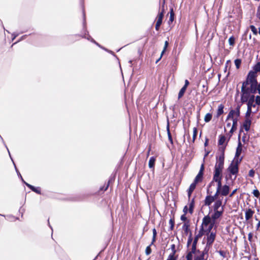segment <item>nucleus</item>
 <instances>
[{
    "mask_svg": "<svg viewBox=\"0 0 260 260\" xmlns=\"http://www.w3.org/2000/svg\"><path fill=\"white\" fill-rule=\"evenodd\" d=\"M24 183L31 190L35 189V187L26 182H25L24 181H23Z\"/></svg>",
    "mask_w": 260,
    "mask_h": 260,
    "instance_id": "5fc2aeb1",
    "label": "nucleus"
},
{
    "mask_svg": "<svg viewBox=\"0 0 260 260\" xmlns=\"http://www.w3.org/2000/svg\"><path fill=\"white\" fill-rule=\"evenodd\" d=\"M190 252H191V253H194L195 255H198V254H202L200 250L197 249L196 246L191 245Z\"/></svg>",
    "mask_w": 260,
    "mask_h": 260,
    "instance_id": "aec40b11",
    "label": "nucleus"
},
{
    "mask_svg": "<svg viewBox=\"0 0 260 260\" xmlns=\"http://www.w3.org/2000/svg\"><path fill=\"white\" fill-rule=\"evenodd\" d=\"M190 227V223L189 221H187L185 222L182 227V230L184 232V234L185 235H187L189 233H191L190 230L189 229Z\"/></svg>",
    "mask_w": 260,
    "mask_h": 260,
    "instance_id": "f8f14e48",
    "label": "nucleus"
},
{
    "mask_svg": "<svg viewBox=\"0 0 260 260\" xmlns=\"http://www.w3.org/2000/svg\"><path fill=\"white\" fill-rule=\"evenodd\" d=\"M31 190L38 194H41V190L39 188H36L35 187V189H32Z\"/></svg>",
    "mask_w": 260,
    "mask_h": 260,
    "instance_id": "864d4df0",
    "label": "nucleus"
},
{
    "mask_svg": "<svg viewBox=\"0 0 260 260\" xmlns=\"http://www.w3.org/2000/svg\"><path fill=\"white\" fill-rule=\"evenodd\" d=\"M86 39L88 40H90L91 42L94 43L99 47H101V46L97 42H96L92 38H91V37L90 36H88V37L86 38Z\"/></svg>",
    "mask_w": 260,
    "mask_h": 260,
    "instance_id": "a18cd8bd",
    "label": "nucleus"
},
{
    "mask_svg": "<svg viewBox=\"0 0 260 260\" xmlns=\"http://www.w3.org/2000/svg\"><path fill=\"white\" fill-rule=\"evenodd\" d=\"M224 147H221L220 148V149H221V153L218 157H217L216 162L214 167L213 181L222 180V172L223 169L224 160Z\"/></svg>",
    "mask_w": 260,
    "mask_h": 260,
    "instance_id": "f03ea898",
    "label": "nucleus"
},
{
    "mask_svg": "<svg viewBox=\"0 0 260 260\" xmlns=\"http://www.w3.org/2000/svg\"><path fill=\"white\" fill-rule=\"evenodd\" d=\"M233 120V125L232 127L237 128V122H238V118H232Z\"/></svg>",
    "mask_w": 260,
    "mask_h": 260,
    "instance_id": "a19ab883",
    "label": "nucleus"
},
{
    "mask_svg": "<svg viewBox=\"0 0 260 260\" xmlns=\"http://www.w3.org/2000/svg\"><path fill=\"white\" fill-rule=\"evenodd\" d=\"M186 90V88L185 87H182V88L179 91V92L178 93V99H180L184 95L185 91Z\"/></svg>",
    "mask_w": 260,
    "mask_h": 260,
    "instance_id": "a878e982",
    "label": "nucleus"
},
{
    "mask_svg": "<svg viewBox=\"0 0 260 260\" xmlns=\"http://www.w3.org/2000/svg\"><path fill=\"white\" fill-rule=\"evenodd\" d=\"M204 259V254L202 252V254H198V255L194 256V260H203Z\"/></svg>",
    "mask_w": 260,
    "mask_h": 260,
    "instance_id": "473e14b6",
    "label": "nucleus"
},
{
    "mask_svg": "<svg viewBox=\"0 0 260 260\" xmlns=\"http://www.w3.org/2000/svg\"><path fill=\"white\" fill-rule=\"evenodd\" d=\"M152 232H153V238H152V242L151 243V245H153V243H154V242L155 241L156 236V234H157V232H156L155 229H153Z\"/></svg>",
    "mask_w": 260,
    "mask_h": 260,
    "instance_id": "7c9ffc66",
    "label": "nucleus"
},
{
    "mask_svg": "<svg viewBox=\"0 0 260 260\" xmlns=\"http://www.w3.org/2000/svg\"><path fill=\"white\" fill-rule=\"evenodd\" d=\"M188 210V207L187 206H185L184 208H183V211L184 212V214H186V213H187Z\"/></svg>",
    "mask_w": 260,
    "mask_h": 260,
    "instance_id": "bf43d9fd",
    "label": "nucleus"
},
{
    "mask_svg": "<svg viewBox=\"0 0 260 260\" xmlns=\"http://www.w3.org/2000/svg\"><path fill=\"white\" fill-rule=\"evenodd\" d=\"M24 183L31 190L35 189V187L26 182H25L24 181H23Z\"/></svg>",
    "mask_w": 260,
    "mask_h": 260,
    "instance_id": "6e6d98bb",
    "label": "nucleus"
},
{
    "mask_svg": "<svg viewBox=\"0 0 260 260\" xmlns=\"http://www.w3.org/2000/svg\"><path fill=\"white\" fill-rule=\"evenodd\" d=\"M254 211L250 208H248L245 211V219L246 220H249L253 216Z\"/></svg>",
    "mask_w": 260,
    "mask_h": 260,
    "instance_id": "dca6fc26",
    "label": "nucleus"
},
{
    "mask_svg": "<svg viewBox=\"0 0 260 260\" xmlns=\"http://www.w3.org/2000/svg\"><path fill=\"white\" fill-rule=\"evenodd\" d=\"M251 124V120L249 118H245V121L243 122V128L246 132L249 131Z\"/></svg>",
    "mask_w": 260,
    "mask_h": 260,
    "instance_id": "2eb2a0df",
    "label": "nucleus"
},
{
    "mask_svg": "<svg viewBox=\"0 0 260 260\" xmlns=\"http://www.w3.org/2000/svg\"><path fill=\"white\" fill-rule=\"evenodd\" d=\"M219 254L223 256V257H225V252L223 251H222V250H220L218 251Z\"/></svg>",
    "mask_w": 260,
    "mask_h": 260,
    "instance_id": "13d9d810",
    "label": "nucleus"
},
{
    "mask_svg": "<svg viewBox=\"0 0 260 260\" xmlns=\"http://www.w3.org/2000/svg\"><path fill=\"white\" fill-rule=\"evenodd\" d=\"M181 220L182 221H185V222L188 221L187 220V217H186V214H184L181 215Z\"/></svg>",
    "mask_w": 260,
    "mask_h": 260,
    "instance_id": "603ef678",
    "label": "nucleus"
},
{
    "mask_svg": "<svg viewBox=\"0 0 260 260\" xmlns=\"http://www.w3.org/2000/svg\"><path fill=\"white\" fill-rule=\"evenodd\" d=\"M167 134H168L169 140L170 142L172 144H173V139H172V136H171V133H170V131L169 123H168V125H167Z\"/></svg>",
    "mask_w": 260,
    "mask_h": 260,
    "instance_id": "5701e85b",
    "label": "nucleus"
},
{
    "mask_svg": "<svg viewBox=\"0 0 260 260\" xmlns=\"http://www.w3.org/2000/svg\"><path fill=\"white\" fill-rule=\"evenodd\" d=\"M176 247L175 244H172L171 246V249L172 250V252L171 253H173L174 254H175L176 250L175 249Z\"/></svg>",
    "mask_w": 260,
    "mask_h": 260,
    "instance_id": "09e8293b",
    "label": "nucleus"
},
{
    "mask_svg": "<svg viewBox=\"0 0 260 260\" xmlns=\"http://www.w3.org/2000/svg\"><path fill=\"white\" fill-rule=\"evenodd\" d=\"M256 91H241V102L242 103L247 102V107L250 106V108L255 107L257 104L254 102L255 96L254 94L256 93Z\"/></svg>",
    "mask_w": 260,
    "mask_h": 260,
    "instance_id": "7ed1b4c3",
    "label": "nucleus"
},
{
    "mask_svg": "<svg viewBox=\"0 0 260 260\" xmlns=\"http://www.w3.org/2000/svg\"><path fill=\"white\" fill-rule=\"evenodd\" d=\"M164 15V9H162L161 12L158 13V14L156 18V23H160L161 24Z\"/></svg>",
    "mask_w": 260,
    "mask_h": 260,
    "instance_id": "a211bd4d",
    "label": "nucleus"
},
{
    "mask_svg": "<svg viewBox=\"0 0 260 260\" xmlns=\"http://www.w3.org/2000/svg\"><path fill=\"white\" fill-rule=\"evenodd\" d=\"M194 205V198H193L188 204L189 209L188 211L190 214L193 213Z\"/></svg>",
    "mask_w": 260,
    "mask_h": 260,
    "instance_id": "6ab92c4d",
    "label": "nucleus"
},
{
    "mask_svg": "<svg viewBox=\"0 0 260 260\" xmlns=\"http://www.w3.org/2000/svg\"><path fill=\"white\" fill-rule=\"evenodd\" d=\"M241 160L242 158L240 159V160H238V159L237 160L235 159L234 161L230 164L228 168V171L231 174L235 175V178L236 177V175L238 173V165Z\"/></svg>",
    "mask_w": 260,
    "mask_h": 260,
    "instance_id": "39448f33",
    "label": "nucleus"
},
{
    "mask_svg": "<svg viewBox=\"0 0 260 260\" xmlns=\"http://www.w3.org/2000/svg\"><path fill=\"white\" fill-rule=\"evenodd\" d=\"M241 63V60L240 59H236L235 60V66L237 69H238L240 68Z\"/></svg>",
    "mask_w": 260,
    "mask_h": 260,
    "instance_id": "f704fd0d",
    "label": "nucleus"
},
{
    "mask_svg": "<svg viewBox=\"0 0 260 260\" xmlns=\"http://www.w3.org/2000/svg\"><path fill=\"white\" fill-rule=\"evenodd\" d=\"M237 190V189H234L230 194L229 197L230 198L232 197L233 196V195L236 192Z\"/></svg>",
    "mask_w": 260,
    "mask_h": 260,
    "instance_id": "680f3d73",
    "label": "nucleus"
},
{
    "mask_svg": "<svg viewBox=\"0 0 260 260\" xmlns=\"http://www.w3.org/2000/svg\"><path fill=\"white\" fill-rule=\"evenodd\" d=\"M212 117V115L211 113H207L206 114L205 117H204V120L206 122H209Z\"/></svg>",
    "mask_w": 260,
    "mask_h": 260,
    "instance_id": "bb28decb",
    "label": "nucleus"
},
{
    "mask_svg": "<svg viewBox=\"0 0 260 260\" xmlns=\"http://www.w3.org/2000/svg\"><path fill=\"white\" fill-rule=\"evenodd\" d=\"M189 84V81L187 80H185V84L183 86V87H185L186 88H187V87L188 86Z\"/></svg>",
    "mask_w": 260,
    "mask_h": 260,
    "instance_id": "0e129e2a",
    "label": "nucleus"
},
{
    "mask_svg": "<svg viewBox=\"0 0 260 260\" xmlns=\"http://www.w3.org/2000/svg\"><path fill=\"white\" fill-rule=\"evenodd\" d=\"M221 195L222 196H226L229 193L230 187L227 185H222L221 180H220V188L219 189Z\"/></svg>",
    "mask_w": 260,
    "mask_h": 260,
    "instance_id": "6e6552de",
    "label": "nucleus"
},
{
    "mask_svg": "<svg viewBox=\"0 0 260 260\" xmlns=\"http://www.w3.org/2000/svg\"><path fill=\"white\" fill-rule=\"evenodd\" d=\"M192 242V238L191 237V234L190 233L189 236L188 240H187V247H188L191 244Z\"/></svg>",
    "mask_w": 260,
    "mask_h": 260,
    "instance_id": "37998d69",
    "label": "nucleus"
},
{
    "mask_svg": "<svg viewBox=\"0 0 260 260\" xmlns=\"http://www.w3.org/2000/svg\"><path fill=\"white\" fill-rule=\"evenodd\" d=\"M252 193L253 196L256 197L257 198H258L260 196L259 192L257 189L253 190Z\"/></svg>",
    "mask_w": 260,
    "mask_h": 260,
    "instance_id": "ea45409f",
    "label": "nucleus"
},
{
    "mask_svg": "<svg viewBox=\"0 0 260 260\" xmlns=\"http://www.w3.org/2000/svg\"><path fill=\"white\" fill-rule=\"evenodd\" d=\"M205 232L203 231V230L200 229L198 233L195 236L194 239L199 240V239L202 237L205 234Z\"/></svg>",
    "mask_w": 260,
    "mask_h": 260,
    "instance_id": "b1692460",
    "label": "nucleus"
},
{
    "mask_svg": "<svg viewBox=\"0 0 260 260\" xmlns=\"http://www.w3.org/2000/svg\"><path fill=\"white\" fill-rule=\"evenodd\" d=\"M213 182H215L217 183V187L216 189V191L214 196H212V197L214 198L215 200H217L218 198V197L219 194H221L220 191L219 189L220 188V180H219L218 181H212L211 182H210L209 187L211 186Z\"/></svg>",
    "mask_w": 260,
    "mask_h": 260,
    "instance_id": "1a4fd4ad",
    "label": "nucleus"
},
{
    "mask_svg": "<svg viewBox=\"0 0 260 260\" xmlns=\"http://www.w3.org/2000/svg\"><path fill=\"white\" fill-rule=\"evenodd\" d=\"M254 174H255V171L254 170L251 169L249 171L248 175L250 177H253L254 176Z\"/></svg>",
    "mask_w": 260,
    "mask_h": 260,
    "instance_id": "de8ad7c7",
    "label": "nucleus"
},
{
    "mask_svg": "<svg viewBox=\"0 0 260 260\" xmlns=\"http://www.w3.org/2000/svg\"><path fill=\"white\" fill-rule=\"evenodd\" d=\"M226 138L225 136L220 135L219 136V139L218 141V144L219 145H222L225 142Z\"/></svg>",
    "mask_w": 260,
    "mask_h": 260,
    "instance_id": "cd10ccee",
    "label": "nucleus"
},
{
    "mask_svg": "<svg viewBox=\"0 0 260 260\" xmlns=\"http://www.w3.org/2000/svg\"><path fill=\"white\" fill-rule=\"evenodd\" d=\"M177 256H176L175 254H174L173 253H170L167 260H177Z\"/></svg>",
    "mask_w": 260,
    "mask_h": 260,
    "instance_id": "2f4dec72",
    "label": "nucleus"
},
{
    "mask_svg": "<svg viewBox=\"0 0 260 260\" xmlns=\"http://www.w3.org/2000/svg\"><path fill=\"white\" fill-rule=\"evenodd\" d=\"M151 245H151V244H150L149 246H148L146 247V248L145 249V253L147 255H149L151 253V249L150 247Z\"/></svg>",
    "mask_w": 260,
    "mask_h": 260,
    "instance_id": "e433bc0d",
    "label": "nucleus"
},
{
    "mask_svg": "<svg viewBox=\"0 0 260 260\" xmlns=\"http://www.w3.org/2000/svg\"><path fill=\"white\" fill-rule=\"evenodd\" d=\"M198 240L194 239H193V241H192V246H197V243H198Z\"/></svg>",
    "mask_w": 260,
    "mask_h": 260,
    "instance_id": "052dcab7",
    "label": "nucleus"
},
{
    "mask_svg": "<svg viewBox=\"0 0 260 260\" xmlns=\"http://www.w3.org/2000/svg\"><path fill=\"white\" fill-rule=\"evenodd\" d=\"M235 38L233 36L231 37L229 39V44L231 46H233L235 44Z\"/></svg>",
    "mask_w": 260,
    "mask_h": 260,
    "instance_id": "58836bf2",
    "label": "nucleus"
},
{
    "mask_svg": "<svg viewBox=\"0 0 260 260\" xmlns=\"http://www.w3.org/2000/svg\"><path fill=\"white\" fill-rule=\"evenodd\" d=\"M253 71L255 73L260 72V62H257L253 68Z\"/></svg>",
    "mask_w": 260,
    "mask_h": 260,
    "instance_id": "c756f323",
    "label": "nucleus"
},
{
    "mask_svg": "<svg viewBox=\"0 0 260 260\" xmlns=\"http://www.w3.org/2000/svg\"><path fill=\"white\" fill-rule=\"evenodd\" d=\"M240 106L238 105L235 110H231L226 120H228L230 118H238L240 116Z\"/></svg>",
    "mask_w": 260,
    "mask_h": 260,
    "instance_id": "423d86ee",
    "label": "nucleus"
},
{
    "mask_svg": "<svg viewBox=\"0 0 260 260\" xmlns=\"http://www.w3.org/2000/svg\"><path fill=\"white\" fill-rule=\"evenodd\" d=\"M207 239V245L211 246L215 240L216 234L215 233L211 232L210 234L208 233Z\"/></svg>",
    "mask_w": 260,
    "mask_h": 260,
    "instance_id": "9d476101",
    "label": "nucleus"
},
{
    "mask_svg": "<svg viewBox=\"0 0 260 260\" xmlns=\"http://www.w3.org/2000/svg\"><path fill=\"white\" fill-rule=\"evenodd\" d=\"M222 205V200L220 199L216 200L213 205V210H219V208Z\"/></svg>",
    "mask_w": 260,
    "mask_h": 260,
    "instance_id": "f3484780",
    "label": "nucleus"
},
{
    "mask_svg": "<svg viewBox=\"0 0 260 260\" xmlns=\"http://www.w3.org/2000/svg\"><path fill=\"white\" fill-rule=\"evenodd\" d=\"M174 13L173 9H171V12H170V21L172 22L174 20Z\"/></svg>",
    "mask_w": 260,
    "mask_h": 260,
    "instance_id": "3c124183",
    "label": "nucleus"
},
{
    "mask_svg": "<svg viewBox=\"0 0 260 260\" xmlns=\"http://www.w3.org/2000/svg\"><path fill=\"white\" fill-rule=\"evenodd\" d=\"M203 175V173H201V172H199V173L196 177L193 182L197 184L198 182L201 180Z\"/></svg>",
    "mask_w": 260,
    "mask_h": 260,
    "instance_id": "393cba45",
    "label": "nucleus"
},
{
    "mask_svg": "<svg viewBox=\"0 0 260 260\" xmlns=\"http://www.w3.org/2000/svg\"><path fill=\"white\" fill-rule=\"evenodd\" d=\"M223 212V209L222 207L220 210H214V213L210 217L211 220L215 223V220L222 215Z\"/></svg>",
    "mask_w": 260,
    "mask_h": 260,
    "instance_id": "0eeeda50",
    "label": "nucleus"
},
{
    "mask_svg": "<svg viewBox=\"0 0 260 260\" xmlns=\"http://www.w3.org/2000/svg\"><path fill=\"white\" fill-rule=\"evenodd\" d=\"M256 16L257 18H258L259 19H260V3H259V6L257 7Z\"/></svg>",
    "mask_w": 260,
    "mask_h": 260,
    "instance_id": "8fccbe9b",
    "label": "nucleus"
},
{
    "mask_svg": "<svg viewBox=\"0 0 260 260\" xmlns=\"http://www.w3.org/2000/svg\"><path fill=\"white\" fill-rule=\"evenodd\" d=\"M15 169H16V171H17V172L18 175H19V176H20V177L21 178V179L22 181L23 182V181H24V180H23V178H22V176H21V174H20V173L18 172V171L17 170V168H16V166H15Z\"/></svg>",
    "mask_w": 260,
    "mask_h": 260,
    "instance_id": "338daca9",
    "label": "nucleus"
},
{
    "mask_svg": "<svg viewBox=\"0 0 260 260\" xmlns=\"http://www.w3.org/2000/svg\"><path fill=\"white\" fill-rule=\"evenodd\" d=\"M238 141H239L238 145V147H237V149H236L235 159H236V157H238L240 156V155L241 154L242 150V145L241 142H240V135L238 137Z\"/></svg>",
    "mask_w": 260,
    "mask_h": 260,
    "instance_id": "9b49d317",
    "label": "nucleus"
},
{
    "mask_svg": "<svg viewBox=\"0 0 260 260\" xmlns=\"http://www.w3.org/2000/svg\"><path fill=\"white\" fill-rule=\"evenodd\" d=\"M193 140H194L196 139L197 135V133H198V130H197V128L196 127H194L193 128Z\"/></svg>",
    "mask_w": 260,
    "mask_h": 260,
    "instance_id": "49530a36",
    "label": "nucleus"
},
{
    "mask_svg": "<svg viewBox=\"0 0 260 260\" xmlns=\"http://www.w3.org/2000/svg\"><path fill=\"white\" fill-rule=\"evenodd\" d=\"M252 113V109L250 108V106L247 107V110L245 114V118H249V117Z\"/></svg>",
    "mask_w": 260,
    "mask_h": 260,
    "instance_id": "c85d7f7f",
    "label": "nucleus"
},
{
    "mask_svg": "<svg viewBox=\"0 0 260 260\" xmlns=\"http://www.w3.org/2000/svg\"><path fill=\"white\" fill-rule=\"evenodd\" d=\"M193 254H194V253L189 251L186 256V260H192Z\"/></svg>",
    "mask_w": 260,
    "mask_h": 260,
    "instance_id": "c9c22d12",
    "label": "nucleus"
},
{
    "mask_svg": "<svg viewBox=\"0 0 260 260\" xmlns=\"http://www.w3.org/2000/svg\"><path fill=\"white\" fill-rule=\"evenodd\" d=\"M260 227V221L258 222V223L257 224V225H256V229L257 230H258V229Z\"/></svg>",
    "mask_w": 260,
    "mask_h": 260,
    "instance_id": "774afa93",
    "label": "nucleus"
},
{
    "mask_svg": "<svg viewBox=\"0 0 260 260\" xmlns=\"http://www.w3.org/2000/svg\"><path fill=\"white\" fill-rule=\"evenodd\" d=\"M196 185H197V183H196L195 182H193L190 185L189 188L187 190V196H188V198L189 200H190V199L191 193H192V192L195 189V188L196 187Z\"/></svg>",
    "mask_w": 260,
    "mask_h": 260,
    "instance_id": "ddd939ff",
    "label": "nucleus"
},
{
    "mask_svg": "<svg viewBox=\"0 0 260 260\" xmlns=\"http://www.w3.org/2000/svg\"><path fill=\"white\" fill-rule=\"evenodd\" d=\"M175 224L174 219L173 218H171L169 220V224L170 225V229L171 231H172L174 229Z\"/></svg>",
    "mask_w": 260,
    "mask_h": 260,
    "instance_id": "72a5a7b5",
    "label": "nucleus"
},
{
    "mask_svg": "<svg viewBox=\"0 0 260 260\" xmlns=\"http://www.w3.org/2000/svg\"><path fill=\"white\" fill-rule=\"evenodd\" d=\"M255 72L251 71L248 73L247 78L242 83L241 91H258L260 95V83L258 85L256 77Z\"/></svg>",
    "mask_w": 260,
    "mask_h": 260,
    "instance_id": "f257e3e1",
    "label": "nucleus"
},
{
    "mask_svg": "<svg viewBox=\"0 0 260 260\" xmlns=\"http://www.w3.org/2000/svg\"><path fill=\"white\" fill-rule=\"evenodd\" d=\"M215 200L214 199L212 196H207L204 201V205L205 206H209L213 202L215 201Z\"/></svg>",
    "mask_w": 260,
    "mask_h": 260,
    "instance_id": "4468645a",
    "label": "nucleus"
},
{
    "mask_svg": "<svg viewBox=\"0 0 260 260\" xmlns=\"http://www.w3.org/2000/svg\"><path fill=\"white\" fill-rule=\"evenodd\" d=\"M160 25H161V24H160V23H156L155 29H156V30H159V27H160Z\"/></svg>",
    "mask_w": 260,
    "mask_h": 260,
    "instance_id": "e2e57ef3",
    "label": "nucleus"
},
{
    "mask_svg": "<svg viewBox=\"0 0 260 260\" xmlns=\"http://www.w3.org/2000/svg\"><path fill=\"white\" fill-rule=\"evenodd\" d=\"M214 224V222L212 221L211 217L209 215L205 216L203 219L200 229L203 230L206 233H210L213 227Z\"/></svg>",
    "mask_w": 260,
    "mask_h": 260,
    "instance_id": "20e7f679",
    "label": "nucleus"
},
{
    "mask_svg": "<svg viewBox=\"0 0 260 260\" xmlns=\"http://www.w3.org/2000/svg\"><path fill=\"white\" fill-rule=\"evenodd\" d=\"M250 28L254 35H256L257 34V29L254 25H250Z\"/></svg>",
    "mask_w": 260,
    "mask_h": 260,
    "instance_id": "4c0bfd02",
    "label": "nucleus"
},
{
    "mask_svg": "<svg viewBox=\"0 0 260 260\" xmlns=\"http://www.w3.org/2000/svg\"><path fill=\"white\" fill-rule=\"evenodd\" d=\"M204 170V164H202L201 166V168H200L199 172H201V173H203Z\"/></svg>",
    "mask_w": 260,
    "mask_h": 260,
    "instance_id": "69168bd1",
    "label": "nucleus"
},
{
    "mask_svg": "<svg viewBox=\"0 0 260 260\" xmlns=\"http://www.w3.org/2000/svg\"><path fill=\"white\" fill-rule=\"evenodd\" d=\"M252 237H253L252 233H249L248 235V239L249 241L251 242L252 241Z\"/></svg>",
    "mask_w": 260,
    "mask_h": 260,
    "instance_id": "4d7b16f0",
    "label": "nucleus"
},
{
    "mask_svg": "<svg viewBox=\"0 0 260 260\" xmlns=\"http://www.w3.org/2000/svg\"><path fill=\"white\" fill-rule=\"evenodd\" d=\"M155 161V158L154 157L152 156L150 158V159L149 160V164H148L149 167L150 168H154Z\"/></svg>",
    "mask_w": 260,
    "mask_h": 260,
    "instance_id": "4be33fe9",
    "label": "nucleus"
},
{
    "mask_svg": "<svg viewBox=\"0 0 260 260\" xmlns=\"http://www.w3.org/2000/svg\"><path fill=\"white\" fill-rule=\"evenodd\" d=\"M254 102L255 103V104H257V105H260V96L259 95L255 96Z\"/></svg>",
    "mask_w": 260,
    "mask_h": 260,
    "instance_id": "79ce46f5",
    "label": "nucleus"
},
{
    "mask_svg": "<svg viewBox=\"0 0 260 260\" xmlns=\"http://www.w3.org/2000/svg\"><path fill=\"white\" fill-rule=\"evenodd\" d=\"M223 108L224 106L222 104H220L218 106L217 112V117L219 116L221 114L223 113Z\"/></svg>",
    "mask_w": 260,
    "mask_h": 260,
    "instance_id": "412c9836",
    "label": "nucleus"
},
{
    "mask_svg": "<svg viewBox=\"0 0 260 260\" xmlns=\"http://www.w3.org/2000/svg\"><path fill=\"white\" fill-rule=\"evenodd\" d=\"M168 45H169V43L167 41H166L165 43V45H164V49L161 52V55H163V54H164V53L165 52L168 46Z\"/></svg>",
    "mask_w": 260,
    "mask_h": 260,
    "instance_id": "c03bdc74",
    "label": "nucleus"
}]
</instances>
